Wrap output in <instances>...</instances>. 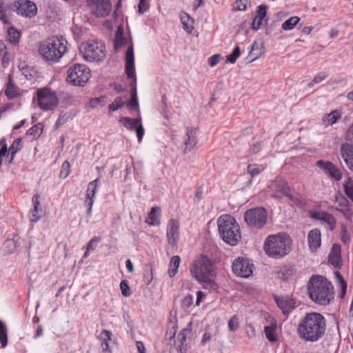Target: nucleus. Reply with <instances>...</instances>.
<instances>
[{
	"instance_id": "f257e3e1",
	"label": "nucleus",
	"mask_w": 353,
	"mask_h": 353,
	"mask_svg": "<svg viewBox=\"0 0 353 353\" xmlns=\"http://www.w3.org/2000/svg\"><path fill=\"white\" fill-rule=\"evenodd\" d=\"M326 331V321L320 313H307L299 321L297 333L299 336L307 342H316L323 338Z\"/></svg>"
},
{
	"instance_id": "f03ea898",
	"label": "nucleus",
	"mask_w": 353,
	"mask_h": 353,
	"mask_svg": "<svg viewBox=\"0 0 353 353\" xmlns=\"http://www.w3.org/2000/svg\"><path fill=\"white\" fill-rule=\"evenodd\" d=\"M190 272L203 288L209 290H216L217 285L214 281L216 276L214 267L207 256L200 255L197 256L190 265Z\"/></svg>"
},
{
	"instance_id": "7ed1b4c3",
	"label": "nucleus",
	"mask_w": 353,
	"mask_h": 353,
	"mask_svg": "<svg viewBox=\"0 0 353 353\" xmlns=\"http://www.w3.org/2000/svg\"><path fill=\"white\" fill-rule=\"evenodd\" d=\"M307 289L310 298L316 304L325 305L334 299V287L323 276L312 275L307 282Z\"/></svg>"
},
{
	"instance_id": "20e7f679",
	"label": "nucleus",
	"mask_w": 353,
	"mask_h": 353,
	"mask_svg": "<svg viewBox=\"0 0 353 353\" xmlns=\"http://www.w3.org/2000/svg\"><path fill=\"white\" fill-rule=\"evenodd\" d=\"M292 240L288 234L279 232L269 235L263 244L265 254L272 259H281L286 256L291 250Z\"/></svg>"
},
{
	"instance_id": "39448f33",
	"label": "nucleus",
	"mask_w": 353,
	"mask_h": 353,
	"mask_svg": "<svg viewBox=\"0 0 353 353\" xmlns=\"http://www.w3.org/2000/svg\"><path fill=\"white\" fill-rule=\"evenodd\" d=\"M218 231L222 240L230 245H236L241 240L240 226L230 214H223L217 219Z\"/></svg>"
},
{
	"instance_id": "423d86ee",
	"label": "nucleus",
	"mask_w": 353,
	"mask_h": 353,
	"mask_svg": "<svg viewBox=\"0 0 353 353\" xmlns=\"http://www.w3.org/2000/svg\"><path fill=\"white\" fill-rule=\"evenodd\" d=\"M66 40L53 37L42 41L39 46L40 55L48 62L57 63L66 52Z\"/></svg>"
},
{
	"instance_id": "0eeeda50",
	"label": "nucleus",
	"mask_w": 353,
	"mask_h": 353,
	"mask_svg": "<svg viewBox=\"0 0 353 353\" xmlns=\"http://www.w3.org/2000/svg\"><path fill=\"white\" fill-rule=\"evenodd\" d=\"M267 190L272 198L281 199L283 196H285L295 205H299L302 203L300 195L297 193L293 194L288 182L281 177H276L270 181Z\"/></svg>"
},
{
	"instance_id": "6e6552de",
	"label": "nucleus",
	"mask_w": 353,
	"mask_h": 353,
	"mask_svg": "<svg viewBox=\"0 0 353 353\" xmlns=\"http://www.w3.org/2000/svg\"><path fill=\"white\" fill-rule=\"evenodd\" d=\"M79 50L83 59L90 62H101L106 57L104 43L101 41L88 40L81 43Z\"/></svg>"
},
{
	"instance_id": "1a4fd4ad",
	"label": "nucleus",
	"mask_w": 353,
	"mask_h": 353,
	"mask_svg": "<svg viewBox=\"0 0 353 353\" xmlns=\"http://www.w3.org/2000/svg\"><path fill=\"white\" fill-rule=\"evenodd\" d=\"M125 73L129 79H133L134 88H132L131 92V99L128 103V106L130 108H137L139 106L137 95V89H136V74L134 70V49L133 46H130L125 53Z\"/></svg>"
},
{
	"instance_id": "9d476101",
	"label": "nucleus",
	"mask_w": 353,
	"mask_h": 353,
	"mask_svg": "<svg viewBox=\"0 0 353 353\" xmlns=\"http://www.w3.org/2000/svg\"><path fill=\"white\" fill-rule=\"evenodd\" d=\"M90 70L81 64H74L67 72V82L75 86H83L90 79Z\"/></svg>"
},
{
	"instance_id": "9b49d317",
	"label": "nucleus",
	"mask_w": 353,
	"mask_h": 353,
	"mask_svg": "<svg viewBox=\"0 0 353 353\" xmlns=\"http://www.w3.org/2000/svg\"><path fill=\"white\" fill-rule=\"evenodd\" d=\"M36 94L38 105L42 110H52L57 107L59 99L54 92L44 88L38 89Z\"/></svg>"
},
{
	"instance_id": "f8f14e48",
	"label": "nucleus",
	"mask_w": 353,
	"mask_h": 353,
	"mask_svg": "<svg viewBox=\"0 0 353 353\" xmlns=\"http://www.w3.org/2000/svg\"><path fill=\"white\" fill-rule=\"evenodd\" d=\"M244 219L248 225L261 228L267 222L268 214L263 208H252L245 211Z\"/></svg>"
},
{
	"instance_id": "ddd939ff",
	"label": "nucleus",
	"mask_w": 353,
	"mask_h": 353,
	"mask_svg": "<svg viewBox=\"0 0 353 353\" xmlns=\"http://www.w3.org/2000/svg\"><path fill=\"white\" fill-rule=\"evenodd\" d=\"M10 9L18 15L26 18H32L37 12L36 4L28 0H15L10 3Z\"/></svg>"
},
{
	"instance_id": "4468645a",
	"label": "nucleus",
	"mask_w": 353,
	"mask_h": 353,
	"mask_svg": "<svg viewBox=\"0 0 353 353\" xmlns=\"http://www.w3.org/2000/svg\"><path fill=\"white\" fill-rule=\"evenodd\" d=\"M90 12L97 17H105L111 11L110 0H87Z\"/></svg>"
},
{
	"instance_id": "2eb2a0df",
	"label": "nucleus",
	"mask_w": 353,
	"mask_h": 353,
	"mask_svg": "<svg viewBox=\"0 0 353 353\" xmlns=\"http://www.w3.org/2000/svg\"><path fill=\"white\" fill-rule=\"evenodd\" d=\"M253 265L248 259L239 257L232 263V271L238 276L247 278L252 274Z\"/></svg>"
},
{
	"instance_id": "dca6fc26",
	"label": "nucleus",
	"mask_w": 353,
	"mask_h": 353,
	"mask_svg": "<svg viewBox=\"0 0 353 353\" xmlns=\"http://www.w3.org/2000/svg\"><path fill=\"white\" fill-rule=\"evenodd\" d=\"M179 227V222L176 219H170L168 223L166 236L168 243L172 248L176 246L177 242L180 239Z\"/></svg>"
},
{
	"instance_id": "f3484780",
	"label": "nucleus",
	"mask_w": 353,
	"mask_h": 353,
	"mask_svg": "<svg viewBox=\"0 0 353 353\" xmlns=\"http://www.w3.org/2000/svg\"><path fill=\"white\" fill-rule=\"evenodd\" d=\"M310 216L312 219L318 220L321 223L325 224L327 229L329 230H333L336 225L335 218L327 212L322 210L310 211Z\"/></svg>"
},
{
	"instance_id": "a211bd4d",
	"label": "nucleus",
	"mask_w": 353,
	"mask_h": 353,
	"mask_svg": "<svg viewBox=\"0 0 353 353\" xmlns=\"http://www.w3.org/2000/svg\"><path fill=\"white\" fill-rule=\"evenodd\" d=\"M197 133L198 130L194 127H188L186 132L183 136V151L185 153L192 151L197 144Z\"/></svg>"
},
{
	"instance_id": "6ab92c4d",
	"label": "nucleus",
	"mask_w": 353,
	"mask_h": 353,
	"mask_svg": "<svg viewBox=\"0 0 353 353\" xmlns=\"http://www.w3.org/2000/svg\"><path fill=\"white\" fill-rule=\"evenodd\" d=\"M99 185V179H96L88 183L85 199L84 201V204L88 207L87 214L89 217L92 216V208L94 204V199L95 196V193L97 190Z\"/></svg>"
},
{
	"instance_id": "aec40b11",
	"label": "nucleus",
	"mask_w": 353,
	"mask_h": 353,
	"mask_svg": "<svg viewBox=\"0 0 353 353\" xmlns=\"http://www.w3.org/2000/svg\"><path fill=\"white\" fill-rule=\"evenodd\" d=\"M316 165L321 169L325 173L328 174L331 177L336 181H339L342 178L341 170L337 168L332 162L319 160L316 161Z\"/></svg>"
},
{
	"instance_id": "412c9836",
	"label": "nucleus",
	"mask_w": 353,
	"mask_h": 353,
	"mask_svg": "<svg viewBox=\"0 0 353 353\" xmlns=\"http://www.w3.org/2000/svg\"><path fill=\"white\" fill-rule=\"evenodd\" d=\"M275 301L283 314H289L295 307L294 299L285 297H275Z\"/></svg>"
},
{
	"instance_id": "4be33fe9",
	"label": "nucleus",
	"mask_w": 353,
	"mask_h": 353,
	"mask_svg": "<svg viewBox=\"0 0 353 353\" xmlns=\"http://www.w3.org/2000/svg\"><path fill=\"white\" fill-rule=\"evenodd\" d=\"M341 155L350 170L353 171V145L345 143L341 147Z\"/></svg>"
},
{
	"instance_id": "5701e85b",
	"label": "nucleus",
	"mask_w": 353,
	"mask_h": 353,
	"mask_svg": "<svg viewBox=\"0 0 353 353\" xmlns=\"http://www.w3.org/2000/svg\"><path fill=\"white\" fill-rule=\"evenodd\" d=\"M329 263L334 268H339L341 265V247L334 244L329 254Z\"/></svg>"
},
{
	"instance_id": "b1692460",
	"label": "nucleus",
	"mask_w": 353,
	"mask_h": 353,
	"mask_svg": "<svg viewBox=\"0 0 353 353\" xmlns=\"http://www.w3.org/2000/svg\"><path fill=\"white\" fill-rule=\"evenodd\" d=\"M308 245L310 249L316 250L321 246V232L318 229L311 230L307 236Z\"/></svg>"
},
{
	"instance_id": "393cba45",
	"label": "nucleus",
	"mask_w": 353,
	"mask_h": 353,
	"mask_svg": "<svg viewBox=\"0 0 353 353\" xmlns=\"http://www.w3.org/2000/svg\"><path fill=\"white\" fill-rule=\"evenodd\" d=\"M161 209L159 207H152L148 214L146 223L150 225L157 226L160 224Z\"/></svg>"
},
{
	"instance_id": "a878e982",
	"label": "nucleus",
	"mask_w": 353,
	"mask_h": 353,
	"mask_svg": "<svg viewBox=\"0 0 353 353\" xmlns=\"http://www.w3.org/2000/svg\"><path fill=\"white\" fill-rule=\"evenodd\" d=\"M39 199L40 196L39 194H35L32 196V201L34 205V208L31 213V222L35 223L38 221L41 218V215H39V213L41 212L42 209L41 207Z\"/></svg>"
},
{
	"instance_id": "bb28decb",
	"label": "nucleus",
	"mask_w": 353,
	"mask_h": 353,
	"mask_svg": "<svg viewBox=\"0 0 353 353\" xmlns=\"http://www.w3.org/2000/svg\"><path fill=\"white\" fill-rule=\"evenodd\" d=\"M342 117V113L339 110H334L329 114H325L322 117V122L325 125H332L336 123Z\"/></svg>"
},
{
	"instance_id": "cd10ccee",
	"label": "nucleus",
	"mask_w": 353,
	"mask_h": 353,
	"mask_svg": "<svg viewBox=\"0 0 353 353\" xmlns=\"http://www.w3.org/2000/svg\"><path fill=\"white\" fill-rule=\"evenodd\" d=\"M10 5L8 0H0V20L6 24L10 23Z\"/></svg>"
},
{
	"instance_id": "c85d7f7f",
	"label": "nucleus",
	"mask_w": 353,
	"mask_h": 353,
	"mask_svg": "<svg viewBox=\"0 0 353 353\" xmlns=\"http://www.w3.org/2000/svg\"><path fill=\"white\" fill-rule=\"evenodd\" d=\"M112 332L107 330H103L99 336L101 341V347L103 352H110L109 342L112 339Z\"/></svg>"
},
{
	"instance_id": "c756f323",
	"label": "nucleus",
	"mask_w": 353,
	"mask_h": 353,
	"mask_svg": "<svg viewBox=\"0 0 353 353\" xmlns=\"http://www.w3.org/2000/svg\"><path fill=\"white\" fill-rule=\"evenodd\" d=\"M142 121L141 117L139 116L137 118L132 119L130 117H121L120 119V121L123 122V126L130 130H134L135 128L141 123Z\"/></svg>"
},
{
	"instance_id": "7c9ffc66",
	"label": "nucleus",
	"mask_w": 353,
	"mask_h": 353,
	"mask_svg": "<svg viewBox=\"0 0 353 353\" xmlns=\"http://www.w3.org/2000/svg\"><path fill=\"white\" fill-rule=\"evenodd\" d=\"M180 19L183 24V30L186 31L188 33H191L194 28V19L191 18L190 15L185 12H183L181 14Z\"/></svg>"
},
{
	"instance_id": "2f4dec72",
	"label": "nucleus",
	"mask_w": 353,
	"mask_h": 353,
	"mask_svg": "<svg viewBox=\"0 0 353 353\" xmlns=\"http://www.w3.org/2000/svg\"><path fill=\"white\" fill-rule=\"evenodd\" d=\"M276 323H272L268 326H265L264 328V332L267 339L270 342H275L277 341V335L276 333Z\"/></svg>"
},
{
	"instance_id": "473e14b6",
	"label": "nucleus",
	"mask_w": 353,
	"mask_h": 353,
	"mask_svg": "<svg viewBox=\"0 0 353 353\" xmlns=\"http://www.w3.org/2000/svg\"><path fill=\"white\" fill-rule=\"evenodd\" d=\"M180 261L181 259L179 256H174L171 258L168 271V275L170 277L174 276L176 274Z\"/></svg>"
},
{
	"instance_id": "72a5a7b5",
	"label": "nucleus",
	"mask_w": 353,
	"mask_h": 353,
	"mask_svg": "<svg viewBox=\"0 0 353 353\" xmlns=\"http://www.w3.org/2000/svg\"><path fill=\"white\" fill-rule=\"evenodd\" d=\"M21 34L20 32L13 27H10L8 30V41L15 45L19 43Z\"/></svg>"
},
{
	"instance_id": "f704fd0d",
	"label": "nucleus",
	"mask_w": 353,
	"mask_h": 353,
	"mask_svg": "<svg viewBox=\"0 0 353 353\" xmlns=\"http://www.w3.org/2000/svg\"><path fill=\"white\" fill-rule=\"evenodd\" d=\"M300 21V18L296 16H293L285 20L281 25L282 28L284 30H292Z\"/></svg>"
},
{
	"instance_id": "c9c22d12",
	"label": "nucleus",
	"mask_w": 353,
	"mask_h": 353,
	"mask_svg": "<svg viewBox=\"0 0 353 353\" xmlns=\"http://www.w3.org/2000/svg\"><path fill=\"white\" fill-rule=\"evenodd\" d=\"M0 58L1 59V63L3 67L7 65L10 61L7 47L6 44L0 41Z\"/></svg>"
},
{
	"instance_id": "e433bc0d",
	"label": "nucleus",
	"mask_w": 353,
	"mask_h": 353,
	"mask_svg": "<svg viewBox=\"0 0 353 353\" xmlns=\"http://www.w3.org/2000/svg\"><path fill=\"white\" fill-rule=\"evenodd\" d=\"M265 169V168L263 167V165H259V164H252V165H249L248 167H247V171H248V173L252 176V177H254L256 175H258L259 174H260L263 170Z\"/></svg>"
},
{
	"instance_id": "4c0bfd02",
	"label": "nucleus",
	"mask_w": 353,
	"mask_h": 353,
	"mask_svg": "<svg viewBox=\"0 0 353 353\" xmlns=\"http://www.w3.org/2000/svg\"><path fill=\"white\" fill-rule=\"evenodd\" d=\"M21 148H22L21 140L20 139H15L13 141V143L11 144V145L10 146V148H9V151L11 153L10 161H12L14 159L15 154L17 152H19L21 149Z\"/></svg>"
},
{
	"instance_id": "58836bf2",
	"label": "nucleus",
	"mask_w": 353,
	"mask_h": 353,
	"mask_svg": "<svg viewBox=\"0 0 353 353\" xmlns=\"http://www.w3.org/2000/svg\"><path fill=\"white\" fill-rule=\"evenodd\" d=\"M5 94L8 97V99H12L17 97V92L15 89L14 84L12 83L11 79H10L7 88L5 90Z\"/></svg>"
},
{
	"instance_id": "ea45409f",
	"label": "nucleus",
	"mask_w": 353,
	"mask_h": 353,
	"mask_svg": "<svg viewBox=\"0 0 353 353\" xmlns=\"http://www.w3.org/2000/svg\"><path fill=\"white\" fill-rule=\"evenodd\" d=\"M0 343L3 347L8 344L7 328L1 322H0Z\"/></svg>"
},
{
	"instance_id": "a19ab883",
	"label": "nucleus",
	"mask_w": 353,
	"mask_h": 353,
	"mask_svg": "<svg viewBox=\"0 0 353 353\" xmlns=\"http://www.w3.org/2000/svg\"><path fill=\"white\" fill-rule=\"evenodd\" d=\"M327 77V74L324 72L317 73L313 79L308 83L310 88H312L315 84L322 82Z\"/></svg>"
},
{
	"instance_id": "79ce46f5",
	"label": "nucleus",
	"mask_w": 353,
	"mask_h": 353,
	"mask_svg": "<svg viewBox=\"0 0 353 353\" xmlns=\"http://www.w3.org/2000/svg\"><path fill=\"white\" fill-rule=\"evenodd\" d=\"M42 131L43 125L41 123H38L30 128L28 131V134L32 135L34 138H37L41 135Z\"/></svg>"
},
{
	"instance_id": "37998d69",
	"label": "nucleus",
	"mask_w": 353,
	"mask_h": 353,
	"mask_svg": "<svg viewBox=\"0 0 353 353\" xmlns=\"http://www.w3.org/2000/svg\"><path fill=\"white\" fill-rule=\"evenodd\" d=\"M124 105V102L121 97H117L114 101L109 105L108 109L110 112H114L121 108Z\"/></svg>"
},
{
	"instance_id": "c03bdc74",
	"label": "nucleus",
	"mask_w": 353,
	"mask_h": 353,
	"mask_svg": "<svg viewBox=\"0 0 353 353\" xmlns=\"http://www.w3.org/2000/svg\"><path fill=\"white\" fill-rule=\"evenodd\" d=\"M241 54V50L239 46H236L232 52L226 57L227 61L234 63Z\"/></svg>"
},
{
	"instance_id": "a18cd8bd",
	"label": "nucleus",
	"mask_w": 353,
	"mask_h": 353,
	"mask_svg": "<svg viewBox=\"0 0 353 353\" xmlns=\"http://www.w3.org/2000/svg\"><path fill=\"white\" fill-rule=\"evenodd\" d=\"M343 185L346 195L353 201V180L348 179Z\"/></svg>"
},
{
	"instance_id": "49530a36",
	"label": "nucleus",
	"mask_w": 353,
	"mask_h": 353,
	"mask_svg": "<svg viewBox=\"0 0 353 353\" xmlns=\"http://www.w3.org/2000/svg\"><path fill=\"white\" fill-rule=\"evenodd\" d=\"M120 289L123 296L128 297L131 294V290L126 280H122L120 283Z\"/></svg>"
},
{
	"instance_id": "de8ad7c7",
	"label": "nucleus",
	"mask_w": 353,
	"mask_h": 353,
	"mask_svg": "<svg viewBox=\"0 0 353 353\" xmlns=\"http://www.w3.org/2000/svg\"><path fill=\"white\" fill-rule=\"evenodd\" d=\"M239 327V321L236 315L230 318L228 322V328L230 331L234 332Z\"/></svg>"
},
{
	"instance_id": "09e8293b",
	"label": "nucleus",
	"mask_w": 353,
	"mask_h": 353,
	"mask_svg": "<svg viewBox=\"0 0 353 353\" xmlns=\"http://www.w3.org/2000/svg\"><path fill=\"white\" fill-rule=\"evenodd\" d=\"M248 0H236L233 9L236 11H245Z\"/></svg>"
},
{
	"instance_id": "8fccbe9b",
	"label": "nucleus",
	"mask_w": 353,
	"mask_h": 353,
	"mask_svg": "<svg viewBox=\"0 0 353 353\" xmlns=\"http://www.w3.org/2000/svg\"><path fill=\"white\" fill-rule=\"evenodd\" d=\"M70 165L68 161H65L63 163L60 171V177L65 179L70 172Z\"/></svg>"
},
{
	"instance_id": "3c124183",
	"label": "nucleus",
	"mask_w": 353,
	"mask_h": 353,
	"mask_svg": "<svg viewBox=\"0 0 353 353\" xmlns=\"http://www.w3.org/2000/svg\"><path fill=\"white\" fill-rule=\"evenodd\" d=\"M188 330L183 329L182 330L179 335H178V341H179V350L180 352H182V347L184 345V343L186 341V334L188 332Z\"/></svg>"
},
{
	"instance_id": "603ef678",
	"label": "nucleus",
	"mask_w": 353,
	"mask_h": 353,
	"mask_svg": "<svg viewBox=\"0 0 353 353\" xmlns=\"http://www.w3.org/2000/svg\"><path fill=\"white\" fill-rule=\"evenodd\" d=\"M193 304V296L191 294H188L185 296L182 301L181 306L183 308L188 310L190 308Z\"/></svg>"
},
{
	"instance_id": "864d4df0",
	"label": "nucleus",
	"mask_w": 353,
	"mask_h": 353,
	"mask_svg": "<svg viewBox=\"0 0 353 353\" xmlns=\"http://www.w3.org/2000/svg\"><path fill=\"white\" fill-rule=\"evenodd\" d=\"M170 327V330L167 332L166 334L170 335L169 343L172 344L175 343L174 336L176 334V325L174 323H171Z\"/></svg>"
},
{
	"instance_id": "5fc2aeb1",
	"label": "nucleus",
	"mask_w": 353,
	"mask_h": 353,
	"mask_svg": "<svg viewBox=\"0 0 353 353\" xmlns=\"http://www.w3.org/2000/svg\"><path fill=\"white\" fill-rule=\"evenodd\" d=\"M102 101H103V98L102 97L92 98L88 101V106L92 109H94L97 108Z\"/></svg>"
},
{
	"instance_id": "6e6d98bb",
	"label": "nucleus",
	"mask_w": 353,
	"mask_h": 353,
	"mask_svg": "<svg viewBox=\"0 0 353 353\" xmlns=\"http://www.w3.org/2000/svg\"><path fill=\"white\" fill-rule=\"evenodd\" d=\"M264 19H265L263 18H259V17L255 16L254 20L252 22V28L255 30H259L263 25V21Z\"/></svg>"
},
{
	"instance_id": "4d7b16f0",
	"label": "nucleus",
	"mask_w": 353,
	"mask_h": 353,
	"mask_svg": "<svg viewBox=\"0 0 353 353\" xmlns=\"http://www.w3.org/2000/svg\"><path fill=\"white\" fill-rule=\"evenodd\" d=\"M268 7L265 5H260L258 6L257 11H256V17H259V18H263L265 19L267 13Z\"/></svg>"
},
{
	"instance_id": "13d9d810",
	"label": "nucleus",
	"mask_w": 353,
	"mask_h": 353,
	"mask_svg": "<svg viewBox=\"0 0 353 353\" xmlns=\"http://www.w3.org/2000/svg\"><path fill=\"white\" fill-rule=\"evenodd\" d=\"M136 134L139 142L142 141L144 134V128L142 125V121L135 128Z\"/></svg>"
},
{
	"instance_id": "bf43d9fd",
	"label": "nucleus",
	"mask_w": 353,
	"mask_h": 353,
	"mask_svg": "<svg viewBox=\"0 0 353 353\" xmlns=\"http://www.w3.org/2000/svg\"><path fill=\"white\" fill-rule=\"evenodd\" d=\"M123 38L121 34H116V38L114 42V46L116 50L120 49L123 45Z\"/></svg>"
},
{
	"instance_id": "052dcab7",
	"label": "nucleus",
	"mask_w": 353,
	"mask_h": 353,
	"mask_svg": "<svg viewBox=\"0 0 353 353\" xmlns=\"http://www.w3.org/2000/svg\"><path fill=\"white\" fill-rule=\"evenodd\" d=\"M221 57L219 54H214L208 59V63L211 67L215 66L220 61Z\"/></svg>"
},
{
	"instance_id": "680f3d73",
	"label": "nucleus",
	"mask_w": 353,
	"mask_h": 353,
	"mask_svg": "<svg viewBox=\"0 0 353 353\" xmlns=\"http://www.w3.org/2000/svg\"><path fill=\"white\" fill-rule=\"evenodd\" d=\"M148 0H140L138 6L139 12L143 14L148 9Z\"/></svg>"
},
{
	"instance_id": "e2e57ef3",
	"label": "nucleus",
	"mask_w": 353,
	"mask_h": 353,
	"mask_svg": "<svg viewBox=\"0 0 353 353\" xmlns=\"http://www.w3.org/2000/svg\"><path fill=\"white\" fill-rule=\"evenodd\" d=\"M101 241V239L99 237H94L92 239H91L88 243L87 244V250H94L97 243H99Z\"/></svg>"
},
{
	"instance_id": "0e129e2a",
	"label": "nucleus",
	"mask_w": 353,
	"mask_h": 353,
	"mask_svg": "<svg viewBox=\"0 0 353 353\" xmlns=\"http://www.w3.org/2000/svg\"><path fill=\"white\" fill-rule=\"evenodd\" d=\"M166 101H167L166 96L165 94H163L161 98V103H162V105H163V112L165 118L168 119V108Z\"/></svg>"
},
{
	"instance_id": "69168bd1",
	"label": "nucleus",
	"mask_w": 353,
	"mask_h": 353,
	"mask_svg": "<svg viewBox=\"0 0 353 353\" xmlns=\"http://www.w3.org/2000/svg\"><path fill=\"white\" fill-rule=\"evenodd\" d=\"M346 139L353 145V123L349 127L346 132Z\"/></svg>"
},
{
	"instance_id": "338daca9",
	"label": "nucleus",
	"mask_w": 353,
	"mask_h": 353,
	"mask_svg": "<svg viewBox=\"0 0 353 353\" xmlns=\"http://www.w3.org/2000/svg\"><path fill=\"white\" fill-rule=\"evenodd\" d=\"M337 280H338V281L340 284L341 288L342 295H343V294H345V293L346 292V289H347L346 282L343 279V276H340V278L337 279Z\"/></svg>"
},
{
	"instance_id": "774afa93",
	"label": "nucleus",
	"mask_w": 353,
	"mask_h": 353,
	"mask_svg": "<svg viewBox=\"0 0 353 353\" xmlns=\"http://www.w3.org/2000/svg\"><path fill=\"white\" fill-rule=\"evenodd\" d=\"M136 347L139 353H145V347L141 341H136Z\"/></svg>"
}]
</instances>
